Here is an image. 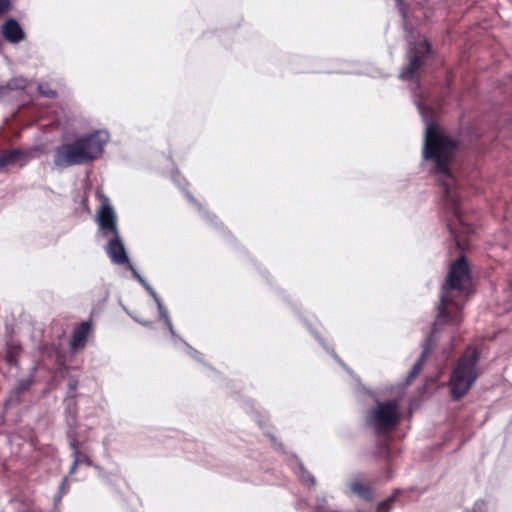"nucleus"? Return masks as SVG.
I'll use <instances>...</instances> for the list:
<instances>
[{
	"mask_svg": "<svg viewBox=\"0 0 512 512\" xmlns=\"http://www.w3.org/2000/svg\"><path fill=\"white\" fill-rule=\"evenodd\" d=\"M460 148L459 138L450 135L435 123L426 128L423 157L434 162L435 173L454 181L451 163Z\"/></svg>",
	"mask_w": 512,
	"mask_h": 512,
	"instance_id": "f257e3e1",
	"label": "nucleus"
},
{
	"mask_svg": "<svg viewBox=\"0 0 512 512\" xmlns=\"http://www.w3.org/2000/svg\"><path fill=\"white\" fill-rule=\"evenodd\" d=\"M471 284L468 264L465 258H460L452 264L447 281L443 286L441 304L438 313V321H451L458 324L461 321L460 314L451 315L452 307L456 310L467 297V290Z\"/></svg>",
	"mask_w": 512,
	"mask_h": 512,
	"instance_id": "f03ea898",
	"label": "nucleus"
},
{
	"mask_svg": "<svg viewBox=\"0 0 512 512\" xmlns=\"http://www.w3.org/2000/svg\"><path fill=\"white\" fill-rule=\"evenodd\" d=\"M104 141L98 132L65 142L55 148L53 162L59 168L90 163L103 153Z\"/></svg>",
	"mask_w": 512,
	"mask_h": 512,
	"instance_id": "7ed1b4c3",
	"label": "nucleus"
},
{
	"mask_svg": "<svg viewBox=\"0 0 512 512\" xmlns=\"http://www.w3.org/2000/svg\"><path fill=\"white\" fill-rule=\"evenodd\" d=\"M477 357L476 351L465 355L460 359L457 367L453 371L450 384L452 395L455 399H460L465 395L477 379Z\"/></svg>",
	"mask_w": 512,
	"mask_h": 512,
	"instance_id": "20e7f679",
	"label": "nucleus"
},
{
	"mask_svg": "<svg viewBox=\"0 0 512 512\" xmlns=\"http://www.w3.org/2000/svg\"><path fill=\"white\" fill-rule=\"evenodd\" d=\"M399 419V407L395 401L381 402L371 410L368 425L376 432H387L397 425Z\"/></svg>",
	"mask_w": 512,
	"mask_h": 512,
	"instance_id": "39448f33",
	"label": "nucleus"
},
{
	"mask_svg": "<svg viewBox=\"0 0 512 512\" xmlns=\"http://www.w3.org/2000/svg\"><path fill=\"white\" fill-rule=\"evenodd\" d=\"M431 52V45L427 40L417 43L410 57V61L401 71L400 77L411 80L423 64L424 57Z\"/></svg>",
	"mask_w": 512,
	"mask_h": 512,
	"instance_id": "423d86ee",
	"label": "nucleus"
},
{
	"mask_svg": "<svg viewBox=\"0 0 512 512\" xmlns=\"http://www.w3.org/2000/svg\"><path fill=\"white\" fill-rule=\"evenodd\" d=\"M1 33L6 41L13 44L20 43L25 40L26 37L25 32L18 21L13 18H10L3 23Z\"/></svg>",
	"mask_w": 512,
	"mask_h": 512,
	"instance_id": "0eeeda50",
	"label": "nucleus"
},
{
	"mask_svg": "<svg viewBox=\"0 0 512 512\" xmlns=\"http://www.w3.org/2000/svg\"><path fill=\"white\" fill-rule=\"evenodd\" d=\"M99 207L97 209L96 219L98 224H115L116 214L108 197L97 193Z\"/></svg>",
	"mask_w": 512,
	"mask_h": 512,
	"instance_id": "6e6552de",
	"label": "nucleus"
},
{
	"mask_svg": "<svg viewBox=\"0 0 512 512\" xmlns=\"http://www.w3.org/2000/svg\"><path fill=\"white\" fill-rule=\"evenodd\" d=\"M107 253L115 264L121 265L128 263V257L124 245L118 238L109 242Z\"/></svg>",
	"mask_w": 512,
	"mask_h": 512,
	"instance_id": "1a4fd4ad",
	"label": "nucleus"
},
{
	"mask_svg": "<svg viewBox=\"0 0 512 512\" xmlns=\"http://www.w3.org/2000/svg\"><path fill=\"white\" fill-rule=\"evenodd\" d=\"M25 156L26 152L18 148L2 150L0 152V169L22 161Z\"/></svg>",
	"mask_w": 512,
	"mask_h": 512,
	"instance_id": "9d476101",
	"label": "nucleus"
},
{
	"mask_svg": "<svg viewBox=\"0 0 512 512\" xmlns=\"http://www.w3.org/2000/svg\"><path fill=\"white\" fill-rule=\"evenodd\" d=\"M91 330V324L88 322L81 323L75 330L71 340L73 349L82 348L87 340Z\"/></svg>",
	"mask_w": 512,
	"mask_h": 512,
	"instance_id": "9b49d317",
	"label": "nucleus"
},
{
	"mask_svg": "<svg viewBox=\"0 0 512 512\" xmlns=\"http://www.w3.org/2000/svg\"><path fill=\"white\" fill-rule=\"evenodd\" d=\"M446 196H445V209L448 213L452 214L458 221V224L464 225L467 224L465 220L462 218V206L459 200L452 197L446 188Z\"/></svg>",
	"mask_w": 512,
	"mask_h": 512,
	"instance_id": "f8f14e48",
	"label": "nucleus"
},
{
	"mask_svg": "<svg viewBox=\"0 0 512 512\" xmlns=\"http://www.w3.org/2000/svg\"><path fill=\"white\" fill-rule=\"evenodd\" d=\"M38 91L41 95L48 97V98L54 99L57 97V92L55 90L49 88L48 85H45V84H40L38 86Z\"/></svg>",
	"mask_w": 512,
	"mask_h": 512,
	"instance_id": "ddd939ff",
	"label": "nucleus"
},
{
	"mask_svg": "<svg viewBox=\"0 0 512 512\" xmlns=\"http://www.w3.org/2000/svg\"><path fill=\"white\" fill-rule=\"evenodd\" d=\"M351 489L354 493L358 494V495H361L363 497H367L368 496V489L366 487H364L361 483L359 482H353L351 484Z\"/></svg>",
	"mask_w": 512,
	"mask_h": 512,
	"instance_id": "4468645a",
	"label": "nucleus"
},
{
	"mask_svg": "<svg viewBox=\"0 0 512 512\" xmlns=\"http://www.w3.org/2000/svg\"><path fill=\"white\" fill-rule=\"evenodd\" d=\"M428 351L427 350H424L421 358L417 361V363L414 365L413 369H412V372H411V377L414 378L419 372L420 370L422 369V366H423V363L425 361V358H426V355H427Z\"/></svg>",
	"mask_w": 512,
	"mask_h": 512,
	"instance_id": "2eb2a0df",
	"label": "nucleus"
},
{
	"mask_svg": "<svg viewBox=\"0 0 512 512\" xmlns=\"http://www.w3.org/2000/svg\"><path fill=\"white\" fill-rule=\"evenodd\" d=\"M129 269L132 271L133 275L138 279V281L153 295L156 296L153 289L148 285V283L140 276V274L134 269V267L129 264Z\"/></svg>",
	"mask_w": 512,
	"mask_h": 512,
	"instance_id": "dca6fc26",
	"label": "nucleus"
},
{
	"mask_svg": "<svg viewBox=\"0 0 512 512\" xmlns=\"http://www.w3.org/2000/svg\"><path fill=\"white\" fill-rule=\"evenodd\" d=\"M12 8V2L10 0H0V18L9 12Z\"/></svg>",
	"mask_w": 512,
	"mask_h": 512,
	"instance_id": "f3484780",
	"label": "nucleus"
},
{
	"mask_svg": "<svg viewBox=\"0 0 512 512\" xmlns=\"http://www.w3.org/2000/svg\"><path fill=\"white\" fill-rule=\"evenodd\" d=\"M102 227H103V228H106V229H108V230H110V231H112V232H115V228H116V226H113V225H110V226H102Z\"/></svg>",
	"mask_w": 512,
	"mask_h": 512,
	"instance_id": "a211bd4d",
	"label": "nucleus"
},
{
	"mask_svg": "<svg viewBox=\"0 0 512 512\" xmlns=\"http://www.w3.org/2000/svg\"><path fill=\"white\" fill-rule=\"evenodd\" d=\"M308 481H310L312 485H314V484H315V480H314V478H313V477H311V476H308Z\"/></svg>",
	"mask_w": 512,
	"mask_h": 512,
	"instance_id": "6ab92c4d",
	"label": "nucleus"
},
{
	"mask_svg": "<svg viewBox=\"0 0 512 512\" xmlns=\"http://www.w3.org/2000/svg\"><path fill=\"white\" fill-rule=\"evenodd\" d=\"M66 483H67V479H64V482H63V484H62V489H64V487H65Z\"/></svg>",
	"mask_w": 512,
	"mask_h": 512,
	"instance_id": "aec40b11",
	"label": "nucleus"
},
{
	"mask_svg": "<svg viewBox=\"0 0 512 512\" xmlns=\"http://www.w3.org/2000/svg\"><path fill=\"white\" fill-rule=\"evenodd\" d=\"M167 324H168L169 328L172 329V325H171V322L169 320H167Z\"/></svg>",
	"mask_w": 512,
	"mask_h": 512,
	"instance_id": "412c9836",
	"label": "nucleus"
},
{
	"mask_svg": "<svg viewBox=\"0 0 512 512\" xmlns=\"http://www.w3.org/2000/svg\"><path fill=\"white\" fill-rule=\"evenodd\" d=\"M396 2L400 5L402 3V0H396Z\"/></svg>",
	"mask_w": 512,
	"mask_h": 512,
	"instance_id": "4be33fe9",
	"label": "nucleus"
}]
</instances>
